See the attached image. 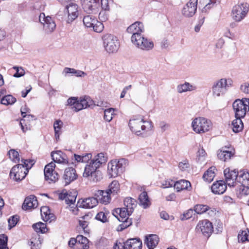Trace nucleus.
<instances>
[{
	"label": "nucleus",
	"instance_id": "obj_8",
	"mask_svg": "<svg viewBox=\"0 0 249 249\" xmlns=\"http://www.w3.org/2000/svg\"><path fill=\"white\" fill-rule=\"evenodd\" d=\"M249 10L247 3H241L234 5L232 9L233 19L237 22L242 21L247 16Z\"/></svg>",
	"mask_w": 249,
	"mask_h": 249
},
{
	"label": "nucleus",
	"instance_id": "obj_42",
	"mask_svg": "<svg viewBox=\"0 0 249 249\" xmlns=\"http://www.w3.org/2000/svg\"><path fill=\"white\" fill-rule=\"evenodd\" d=\"M239 181L242 184L249 186V172L245 170L240 171L238 176Z\"/></svg>",
	"mask_w": 249,
	"mask_h": 249
},
{
	"label": "nucleus",
	"instance_id": "obj_32",
	"mask_svg": "<svg viewBox=\"0 0 249 249\" xmlns=\"http://www.w3.org/2000/svg\"><path fill=\"white\" fill-rule=\"evenodd\" d=\"M40 213L43 220L45 221L51 222L54 219L53 214L50 213L49 208L47 206L42 207L40 209Z\"/></svg>",
	"mask_w": 249,
	"mask_h": 249
},
{
	"label": "nucleus",
	"instance_id": "obj_53",
	"mask_svg": "<svg viewBox=\"0 0 249 249\" xmlns=\"http://www.w3.org/2000/svg\"><path fill=\"white\" fill-rule=\"evenodd\" d=\"M109 11L102 9V10L99 13V18L101 22H105L108 19L109 17Z\"/></svg>",
	"mask_w": 249,
	"mask_h": 249
},
{
	"label": "nucleus",
	"instance_id": "obj_61",
	"mask_svg": "<svg viewBox=\"0 0 249 249\" xmlns=\"http://www.w3.org/2000/svg\"><path fill=\"white\" fill-rule=\"evenodd\" d=\"M72 109H73L75 111L77 112L83 109V105H82L81 103L79 100L76 102L74 106L72 107Z\"/></svg>",
	"mask_w": 249,
	"mask_h": 249
},
{
	"label": "nucleus",
	"instance_id": "obj_2",
	"mask_svg": "<svg viewBox=\"0 0 249 249\" xmlns=\"http://www.w3.org/2000/svg\"><path fill=\"white\" fill-rule=\"evenodd\" d=\"M129 126L133 133L142 137H146L153 127L152 122L144 120V116L142 115L133 116L129 120Z\"/></svg>",
	"mask_w": 249,
	"mask_h": 249
},
{
	"label": "nucleus",
	"instance_id": "obj_4",
	"mask_svg": "<svg viewBox=\"0 0 249 249\" xmlns=\"http://www.w3.org/2000/svg\"><path fill=\"white\" fill-rule=\"evenodd\" d=\"M124 207L116 208L112 212L114 216H118L120 214L122 216H129L133 212L134 208L136 207V201L131 197H126L124 201Z\"/></svg>",
	"mask_w": 249,
	"mask_h": 249
},
{
	"label": "nucleus",
	"instance_id": "obj_24",
	"mask_svg": "<svg viewBox=\"0 0 249 249\" xmlns=\"http://www.w3.org/2000/svg\"><path fill=\"white\" fill-rule=\"evenodd\" d=\"M38 205L36 197L34 195H31L26 197L22 205L23 210H28L36 208Z\"/></svg>",
	"mask_w": 249,
	"mask_h": 249
},
{
	"label": "nucleus",
	"instance_id": "obj_19",
	"mask_svg": "<svg viewBox=\"0 0 249 249\" xmlns=\"http://www.w3.org/2000/svg\"><path fill=\"white\" fill-rule=\"evenodd\" d=\"M100 0H81L84 10L90 13L98 8Z\"/></svg>",
	"mask_w": 249,
	"mask_h": 249
},
{
	"label": "nucleus",
	"instance_id": "obj_1",
	"mask_svg": "<svg viewBox=\"0 0 249 249\" xmlns=\"http://www.w3.org/2000/svg\"><path fill=\"white\" fill-rule=\"evenodd\" d=\"M126 31L132 35L131 41L132 44L138 49L148 51L153 48V42L142 34L144 31L143 25L142 22L137 21L132 24L127 28Z\"/></svg>",
	"mask_w": 249,
	"mask_h": 249
},
{
	"label": "nucleus",
	"instance_id": "obj_41",
	"mask_svg": "<svg viewBox=\"0 0 249 249\" xmlns=\"http://www.w3.org/2000/svg\"><path fill=\"white\" fill-rule=\"evenodd\" d=\"M63 73L65 74V76L68 73H71L72 74L75 75L77 77H84L87 75V74L80 70H76L73 68H65L63 71Z\"/></svg>",
	"mask_w": 249,
	"mask_h": 249
},
{
	"label": "nucleus",
	"instance_id": "obj_45",
	"mask_svg": "<svg viewBox=\"0 0 249 249\" xmlns=\"http://www.w3.org/2000/svg\"><path fill=\"white\" fill-rule=\"evenodd\" d=\"M32 227L38 233H44L47 231L46 224L41 222L33 224Z\"/></svg>",
	"mask_w": 249,
	"mask_h": 249
},
{
	"label": "nucleus",
	"instance_id": "obj_47",
	"mask_svg": "<svg viewBox=\"0 0 249 249\" xmlns=\"http://www.w3.org/2000/svg\"><path fill=\"white\" fill-rule=\"evenodd\" d=\"M115 109L113 108H109L104 110V119L107 122L111 121L114 114Z\"/></svg>",
	"mask_w": 249,
	"mask_h": 249
},
{
	"label": "nucleus",
	"instance_id": "obj_27",
	"mask_svg": "<svg viewBox=\"0 0 249 249\" xmlns=\"http://www.w3.org/2000/svg\"><path fill=\"white\" fill-rule=\"evenodd\" d=\"M194 211L198 214H202L208 211V213L211 215L214 214L216 213L215 209L210 208L208 206L203 204L196 205L194 207Z\"/></svg>",
	"mask_w": 249,
	"mask_h": 249
},
{
	"label": "nucleus",
	"instance_id": "obj_21",
	"mask_svg": "<svg viewBox=\"0 0 249 249\" xmlns=\"http://www.w3.org/2000/svg\"><path fill=\"white\" fill-rule=\"evenodd\" d=\"M78 203L80 207L91 209L97 205L98 199L94 196V197H89L83 199L81 203L79 201Z\"/></svg>",
	"mask_w": 249,
	"mask_h": 249
},
{
	"label": "nucleus",
	"instance_id": "obj_10",
	"mask_svg": "<svg viewBox=\"0 0 249 249\" xmlns=\"http://www.w3.org/2000/svg\"><path fill=\"white\" fill-rule=\"evenodd\" d=\"M83 21L84 25L88 28H92L94 31L101 33L104 29L103 23L98 21L96 18L90 15L84 17Z\"/></svg>",
	"mask_w": 249,
	"mask_h": 249
},
{
	"label": "nucleus",
	"instance_id": "obj_28",
	"mask_svg": "<svg viewBox=\"0 0 249 249\" xmlns=\"http://www.w3.org/2000/svg\"><path fill=\"white\" fill-rule=\"evenodd\" d=\"M122 223L120 224L118 227V231H122L124 229L129 227L132 224L131 218H129L128 216H122L120 214H118V216H115Z\"/></svg>",
	"mask_w": 249,
	"mask_h": 249
},
{
	"label": "nucleus",
	"instance_id": "obj_58",
	"mask_svg": "<svg viewBox=\"0 0 249 249\" xmlns=\"http://www.w3.org/2000/svg\"><path fill=\"white\" fill-rule=\"evenodd\" d=\"M13 69L16 70V72L14 74L15 77H20L24 75L25 71L22 68L15 66Z\"/></svg>",
	"mask_w": 249,
	"mask_h": 249
},
{
	"label": "nucleus",
	"instance_id": "obj_29",
	"mask_svg": "<svg viewBox=\"0 0 249 249\" xmlns=\"http://www.w3.org/2000/svg\"><path fill=\"white\" fill-rule=\"evenodd\" d=\"M235 186L236 187V194L238 197L242 198L249 194V186L237 183Z\"/></svg>",
	"mask_w": 249,
	"mask_h": 249
},
{
	"label": "nucleus",
	"instance_id": "obj_63",
	"mask_svg": "<svg viewBox=\"0 0 249 249\" xmlns=\"http://www.w3.org/2000/svg\"><path fill=\"white\" fill-rule=\"evenodd\" d=\"M189 167V163L187 161L180 162L178 164V167L182 171H184Z\"/></svg>",
	"mask_w": 249,
	"mask_h": 249
},
{
	"label": "nucleus",
	"instance_id": "obj_51",
	"mask_svg": "<svg viewBox=\"0 0 249 249\" xmlns=\"http://www.w3.org/2000/svg\"><path fill=\"white\" fill-rule=\"evenodd\" d=\"M8 237L4 234L0 235V249H8L7 248Z\"/></svg>",
	"mask_w": 249,
	"mask_h": 249
},
{
	"label": "nucleus",
	"instance_id": "obj_17",
	"mask_svg": "<svg viewBox=\"0 0 249 249\" xmlns=\"http://www.w3.org/2000/svg\"><path fill=\"white\" fill-rule=\"evenodd\" d=\"M197 0H190L182 10V14L186 17H192L196 12Z\"/></svg>",
	"mask_w": 249,
	"mask_h": 249
},
{
	"label": "nucleus",
	"instance_id": "obj_26",
	"mask_svg": "<svg viewBox=\"0 0 249 249\" xmlns=\"http://www.w3.org/2000/svg\"><path fill=\"white\" fill-rule=\"evenodd\" d=\"M124 249H141L142 242L140 239H130L124 243Z\"/></svg>",
	"mask_w": 249,
	"mask_h": 249
},
{
	"label": "nucleus",
	"instance_id": "obj_60",
	"mask_svg": "<svg viewBox=\"0 0 249 249\" xmlns=\"http://www.w3.org/2000/svg\"><path fill=\"white\" fill-rule=\"evenodd\" d=\"M102 9L107 11H109L108 0H100Z\"/></svg>",
	"mask_w": 249,
	"mask_h": 249
},
{
	"label": "nucleus",
	"instance_id": "obj_48",
	"mask_svg": "<svg viewBox=\"0 0 249 249\" xmlns=\"http://www.w3.org/2000/svg\"><path fill=\"white\" fill-rule=\"evenodd\" d=\"M77 194L76 192H68L66 203L69 205L74 204L75 202Z\"/></svg>",
	"mask_w": 249,
	"mask_h": 249
},
{
	"label": "nucleus",
	"instance_id": "obj_7",
	"mask_svg": "<svg viewBox=\"0 0 249 249\" xmlns=\"http://www.w3.org/2000/svg\"><path fill=\"white\" fill-rule=\"evenodd\" d=\"M104 46L108 53L116 52L119 48L120 43L117 37L111 34H107L103 37Z\"/></svg>",
	"mask_w": 249,
	"mask_h": 249
},
{
	"label": "nucleus",
	"instance_id": "obj_31",
	"mask_svg": "<svg viewBox=\"0 0 249 249\" xmlns=\"http://www.w3.org/2000/svg\"><path fill=\"white\" fill-rule=\"evenodd\" d=\"M99 168V167L96 165V163L91 160L85 167L84 172L83 174V177L89 176V174L97 171Z\"/></svg>",
	"mask_w": 249,
	"mask_h": 249
},
{
	"label": "nucleus",
	"instance_id": "obj_16",
	"mask_svg": "<svg viewBox=\"0 0 249 249\" xmlns=\"http://www.w3.org/2000/svg\"><path fill=\"white\" fill-rule=\"evenodd\" d=\"M224 174L225 177L226 183L229 186H236L237 182L235 181L236 179L239 180L238 176L239 172L235 170H231L229 168H226L224 171Z\"/></svg>",
	"mask_w": 249,
	"mask_h": 249
},
{
	"label": "nucleus",
	"instance_id": "obj_6",
	"mask_svg": "<svg viewBox=\"0 0 249 249\" xmlns=\"http://www.w3.org/2000/svg\"><path fill=\"white\" fill-rule=\"evenodd\" d=\"M232 80L231 79L221 78L213 83L212 87L213 95L219 97L223 95L228 88L232 86Z\"/></svg>",
	"mask_w": 249,
	"mask_h": 249
},
{
	"label": "nucleus",
	"instance_id": "obj_23",
	"mask_svg": "<svg viewBox=\"0 0 249 249\" xmlns=\"http://www.w3.org/2000/svg\"><path fill=\"white\" fill-rule=\"evenodd\" d=\"M226 183L223 180H219L214 183L212 187V191L215 194H223L227 189Z\"/></svg>",
	"mask_w": 249,
	"mask_h": 249
},
{
	"label": "nucleus",
	"instance_id": "obj_11",
	"mask_svg": "<svg viewBox=\"0 0 249 249\" xmlns=\"http://www.w3.org/2000/svg\"><path fill=\"white\" fill-rule=\"evenodd\" d=\"M55 164L51 162L46 165L44 168L45 178L49 183L55 182L59 178L58 174L54 170Z\"/></svg>",
	"mask_w": 249,
	"mask_h": 249
},
{
	"label": "nucleus",
	"instance_id": "obj_52",
	"mask_svg": "<svg viewBox=\"0 0 249 249\" xmlns=\"http://www.w3.org/2000/svg\"><path fill=\"white\" fill-rule=\"evenodd\" d=\"M25 169L29 171V169L31 168L33 165L35 164V161L32 160H21V163Z\"/></svg>",
	"mask_w": 249,
	"mask_h": 249
},
{
	"label": "nucleus",
	"instance_id": "obj_40",
	"mask_svg": "<svg viewBox=\"0 0 249 249\" xmlns=\"http://www.w3.org/2000/svg\"><path fill=\"white\" fill-rule=\"evenodd\" d=\"M235 119L232 121L231 125L232 130L235 133H238L242 130L243 123L241 120L242 118L235 117Z\"/></svg>",
	"mask_w": 249,
	"mask_h": 249
},
{
	"label": "nucleus",
	"instance_id": "obj_34",
	"mask_svg": "<svg viewBox=\"0 0 249 249\" xmlns=\"http://www.w3.org/2000/svg\"><path fill=\"white\" fill-rule=\"evenodd\" d=\"M76 238L77 241L76 248L82 249H88L89 248V240L86 237L82 235H78Z\"/></svg>",
	"mask_w": 249,
	"mask_h": 249
},
{
	"label": "nucleus",
	"instance_id": "obj_38",
	"mask_svg": "<svg viewBox=\"0 0 249 249\" xmlns=\"http://www.w3.org/2000/svg\"><path fill=\"white\" fill-rule=\"evenodd\" d=\"M111 196L117 195L120 191V184L118 181L113 180L109 185L108 189L107 190Z\"/></svg>",
	"mask_w": 249,
	"mask_h": 249
},
{
	"label": "nucleus",
	"instance_id": "obj_36",
	"mask_svg": "<svg viewBox=\"0 0 249 249\" xmlns=\"http://www.w3.org/2000/svg\"><path fill=\"white\" fill-rule=\"evenodd\" d=\"M140 204L142 206L144 209H146L150 205V202L146 192H142L139 197Z\"/></svg>",
	"mask_w": 249,
	"mask_h": 249
},
{
	"label": "nucleus",
	"instance_id": "obj_9",
	"mask_svg": "<svg viewBox=\"0 0 249 249\" xmlns=\"http://www.w3.org/2000/svg\"><path fill=\"white\" fill-rule=\"evenodd\" d=\"M249 99L244 98L242 100H236L232 104L235 112V117L243 118L245 117L247 109H249Z\"/></svg>",
	"mask_w": 249,
	"mask_h": 249
},
{
	"label": "nucleus",
	"instance_id": "obj_30",
	"mask_svg": "<svg viewBox=\"0 0 249 249\" xmlns=\"http://www.w3.org/2000/svg\"><path fill=\"white\" fill-rule=\"evenodd\" d=\"M196 89V87L190 83L185 82L184 83L178 85L177 87V91L179 93L187 91H192Z\"/></svg>",
	"mask_w": 249,
	"mask_h": 249
},
{
	"label": "nucleus",
	"instance_id": "obj_22",
	"mask_svg": "<svg viewBox=\"0 0 249 249\" xmlns=\"http://www.w3.org/2000/svg\"><path fill=\"white\" fill-rule=\"evenodd\" d=\"M51 157L54 162L67 164L69 161L66 155L61 151H53L51 153Z\"/></svg>",
	"mask_w": 249,
	"mask_h": 249
},
{
	"label": "nucleus",
	"instance_id": "obj_64",
	"mask_svg": "<svg viewBox=\"0 0 249 249\" xmlns=\"http://www.w3.org/2000/svg\"><path fill=\"white\" fill-rule=\"evenodd\" d=\"M240 89L243 92L245 93H249V84L246 83L241 86Z\"/></svg>",
	"mask_w": 249,
	"mask_h": 249
},
{
	"label": "nucleus",
	"instance_id": "obj_12",
	"mask_svg": "<svg viewBox=\"0 0 249 249\" xmlns=\"http://www.w3.org/2000/svg\"><path fill=\"white\" fill-rule=\"evenodd\" d=\"M196 231L197 233L209 237L213 231L212 223L207 219L199 221L196 227Z\"/></svg>",
	"mask_w": 249,
	"mask_h": 249
},
{
	"label": "nucleus",
	"instance_id": "obj_56",
	"mask_svg": "<svg viewBox=\"0 0 249 249\" xmlns=\"http://www.w3.org/2000/svg\"><path fill=\"white\" fill-rule=\"evenodd\" d=\"M194 211L192 209H189L186 212L184 213L183 214L180 216V219L181 220H185L190 218L193 214Z\"/></svg>",
	"mask_w": 249,
	"mask_h": 249
},
{
	"label": "nucleus",
	"instance_id": "obj_15",
	"mask_svg": "<svg viewBox=\"0 0 249 249\" xmlns=\"http://www.w3.org/2000/svg\"><path fill=\"white\" fill-rule=\"evenodd\" d=\"M67 13V22L68 23L72 22L78 16V6L73 2H70L65 8Z\"/></svg>",
	"mask_w": 249,
	"mask_h": 249
},
{
	"label": "nucleus",
	"instance_id": "obj_3",
	"mask_svg": "<svg viewBox=\"0 0 249 249\" xmlns=\"http://www.w3.org/2000/svg\"><path fill=\"white\" fill-rule=\"evenodd\" d=\"M128 165V160L124 159L111 160L107 164V173L110 178H115L122 174Z\"/></svg>",
	"mask_w": 249,
	"mask_h": 249
},
{
	"label": "nucleus",
	"instance_id": "obj_55",
	"mask_svg": "<svg viewBox=\"0 0 249 249\" xmlns=\"http://www.w3.org/2000/svg\"><path fill=\"white\" fill-rule=\"evenodd\" d=\"M96 219L103 223H105L107 221V213L106 214L104 212H100L97 214Z\"/></svg>",
	"mask_w": 249,
	"mask_h": 249
},
{
	"label": "nucleus",
	"instance_id": "obj_54",
	"mask_svg": "<svg viewBox=\"0 0 249 249\" xmlns=\"http://www.w3.org/2000/svg\"><path fill=\"white\" fill-rule=\"evenodd\" d=\"M18 221V216L17 215L11 216L8 219V224L9 229H11L16 226Z\"/></svg>",
	"mask_w": 249,
	"mask_h": 249
},
{
	"label": "nucleus",
	"instance_id": "obj_14",
	"mask_svg": "<svg viewBox=\"0 0 249 249\" xmlns=\"http://www.w3.org/2000/svg\"><path fill=\"white\" fill-rule=\"evenodd\" d=\"M39 20L43 24L44 30L46 33H52L55 30L56 24L51 17H46L44 13H41L39 16Z\"/></svg>",
	"mask_w": 249,
	"mask_h": 249
},
{
	"label": "nucleus",
	"instance_id": "obj_44",
	"mask_svg": "<svg viewBox=\"0 0 249 249\" xmlns=\"http://www.w3.org/2000/svg\"><path fill=\"white\" fill-rule=\"evenodd\" d=\"M62 124L63 122L60 120L55 121L53 124V128L55 132V137L56 141H58L59 139V136L61 133V129L62 128Z\"/></svg>",
	"mask_w": 249,
	"mask_h": 249
},
{
	"label": "nucleus",
	"instance_id": "obj_50",
	"mask_svg": "<svg viewBox=\"0 0 249 249\" xmlns=\"http://www.w3.org/2000/svg\"><path fill=\"white\" fill-rule=\"evenodd\" d=\"M238 239L239 242H244L249 241V231H242L238 236Z\"/></svg>",
	"mask_w": 249,
	"mask_h": 249
},
{
	"label": "nucleus",
	"instance_id": "obj_62",
	"mask_svg": "<svg viewBox=\"0 0 249 249\" xmlns=\"http://www.w3.org/2000/svg\"><path fill=\"white\" fill-rule=\"evenodd\" d=\"M159 125H160V129L161 130V131L162 132L165 131L170 127L169 124L166 123L165 122H160Z\"/></svg>",
	"mask_w": 249,
	"mask_h": 249
},
{
	"label": "nucleus",
	"instance_id": "obj_39",
	"mask_svg": "<svg viewBox=\"0 0 249 249\" xmlns=\"http://www.w3.org/2000/svg\"><path fill=\"white\" fill-rule=\"evenodd\" d=\"M233 155L231 151L224 150L223 148L217 152V157L221 160L226 161L230 159Z\"/></svg>",
	"mask_w": 249,
	"mask_h": 249
},
{
	"label": "nucleus",
	"instance_id": "obj_37",
	"mask_svg": "<svg viewBox=\"0 0 249 249\" xmlns=\"http://www.w3.org/2000/svg\"><path fill=\"white\" fill-rule=\"evenodd\" d=\"M216 168L214 166L210 167L203 176V179L208 182H211L215 177V171Z\"/></svg>",
	"mask_w": 249,
	"mask_h": 249
},
{
	"label": "nucleus",
	"instance_id": "obj_59",
	"mask_svg": "<svg viewBox=\"0 0 249 249\" xmlns=\"http://www.w3.org/2000/svg\"><path fill=\"white\" fill-rule=\"evenodd\" d=\"M30 245L31 249H39L40 246V243L38 240L35 239L30 241Z\"/></svg>",
	"mask_w": 249,
	"mask_h": 249
},
{
	"label": "nucleus",
	"instance_id": "obj_5",
	"mask_svg": "<svg viewBox=\"0 0 249 249\" xmlns=\"http://www.w3.org/2000/svg\"><path fill=\"white\" fill-rule=\"evenodd\" d=\"M193 130L197 134H202L209 131L212 128L211 121L204 117H197L192 122Z\"/></svg>",
	"mask_w": 249,
	"mask_h": 249
},
{
	"label": "nucleus",
	"instance_id": "obj_43",
	"mask_svg": "<svg viewBox=\"0 0 249 249\" xmlns=\"http://www.w3.org/2000/svg\"><path fill=\"white\" fill-rule=\"evenodd\" d=\"M84 178H87L89 180L94 182H97L99 181L102 178V174L101 172L98 170L89 174L88 177H84Z\"/></svg>",
	"mask_w": 249,
	"mask_h": 249
},
{
	"label": "nucleus",
	"instance_id": "obj_57",
	"mask_svg": "<svg viewBox=\"0 0 249 249\" xmlns=\"http://www.w3.org/2000/svg\"><path fill=\"white\" fill-rule=\"evenodd\" d=\"M223 35L225 37L230 38L231 40H235L236 39V36L235 34L231 32L229 28H226L223 33Z\"/></svg>",
	"mask_w": 249,
	"mask_h": 249
},
{
	"label": "nucleus",
	"instance_id": "obj_35",
	"mask_svg": "<svg viewBox=\"0 0 249 249\" xmlns=\"http://www.w3.org/2000/svg\"><path fill=\"white\" fill-rule=\"evenodd\" d=\"M190 187V182L186 180L183 179L176 181L174 184V188L178 192L183 190H187Z\"/></svg>",
	"mask_w": 249,
	"mask_h": 249
},
{
	"label": "nucleus",
	"instance_id": "obj_49",
	"mask_svg": "<svg viewBox=\"0 0 249 249\" xmlns=\"http://www.w3.org/2000/svg\"><path fill=\"white\" fill-rule=\"evenodd\" d=\"M9 158L10 159L15 162H19L20 159L19 157V154L18 151L14 149H11L8 152Z\"/></svg>",
	"mask_w": 249,
	"mask_h": 249
},
{
	"label": "nucleus",
	"instance_id": "obj_13",
	"mask_svg": "<svg viewBox=\"0 0 249 249\" xmlns=\"http://www.w3.org/2000/svg\"><path fill=\"white\" fill-rule=\"evenodd\" d=\"M27 173V170L24 168L22 164H18L12 168L10 173V177L15 181H18L24 179Z\"/></svg>",
	"mask_w": 249,
	"mask_h": 249
},
{
	"label": "nucleus",
	"instance_id": "obj_25",
	"mask_svg": "<svg viewBox=\"0 0 249 249\" xmlns=\"http://www.w3.org/2000/svg\"><path fill=\"white\" fill-rule=\"evenodd\" d=\"M159 238L156 234H149L145 236L144 243L149 249H154L158 244Z\"/></svg>",
	"mask_w": 249,
	"mask_h": 249
},
{
	"label": "nucleus",
	"instance_id": "obj_20",
	"mask_svg": "<svg viewBox=\"0 0 249 249\" xmlns=\"http://www.w3.org/2000/svg\"><path fill=\"white\" fill-rule=\"evenodd\" d=\"M94 195L98 199V202L104 204L109 203L111 200V195L109 194L107 190H97L95 191Z\"/></svg>",
	"mask_w": 249,
	"mask_h": 249
},
{
	"label": "nucleus",
	"instance_id": "obj_18",
	"mask_svg": "<svg viewBox=\"0 0 249 249\" xmlns=\"http://www.w3.org/2000/svg\"><path fill=\"white\" fill-rule=\"evenodd\" d=\"M78 177L75 169L69 167L65 169L63 176V181L65 185H68L75 180Z\"/></svg>",
	"mask_w": 249,
	"mask_h": 249
},
{
	"label": "nucleus",
	"instance_id": "obj_33",
	"mask_svg": "<svg viewBox=\"0 0 249 249\" xmlns=\"http://www.w3.org/2000/svg\"><path fill=\"white\" fill-rule=\"evenodd\" d=\"M107 154L101 152L96 155L92 160L100 167L102 164L107 162Z\"/></svg>",
	"mask_w": 249,
	"mask_h": 249
},
{
	"label": "nucleus",
	"instance_id": "obj_46",
	"mask_svg": "<svg viewBox=\"0 0 249 249\" xmlns=\"http://www.w3.org/2000/svg\"><path fill=\"white\" fill-rule=\"evenodd\" d=\"M16 98L11 95H7L3 97L0 101V103L4 105H13L16 102Z\"/></svg>",
	"mask_w": 249,
	"mask_h": 249
}]
</instances>
